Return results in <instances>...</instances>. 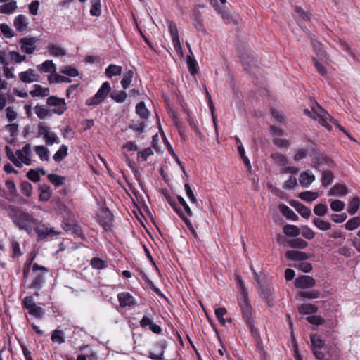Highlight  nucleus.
<instances>
[{
  "instance_id": "obj_1",
  "label": "nucleus",
  "mask_w": 360,
  "mask_h": 360,
  "mask_svg": "<svg viewBox=\"0 0 360 360\" xmlns=\"http://www.w3.org/2000/svg\"><path fill=\"white\" fill-rule=\"evenodd\" d=\"M237 287L239 289L240 295L238 304L241 309L242 316L247 325L249 326L252 335L257 336L259 333L255 326L253 317L254 310L248 301V292L245 284L240 276H236Z\"/></svg>"
},
{
  "instance_id": "obj_2",
  "label": "nucleus",
  "mask_w": 360,
  "mask_h": 360,
  "mask_svg": "<svg viewBox=\"0 0 360 360\" xmlns=\"http://www.w3.org/2000/svg\"><path fill=\"white\" fill-rule=\"evenodd\" d=\"M8 216L13 223L20 229L31 235L34 227L39 223V220L34 217L33 213L28 212L25 210L15 206L9 207Z\"/></svg>"
},
{
  "instance_id": "obj_3",
  "label": "nucleus",
  "mask_w": 360,
  "mask_h": 360,
  "mask_svg": "<svg viewBox=\"0 0 360 360\" xmlns=\"http://www.w3.org/2000/svg\"><path fill=\"white\" fill-rule=\"evenodd\" d=\"M304 112L306 115L311 117L312 119L317 120L319 124L326 127L328 131L332 129V126L330 123H333L336 125L342 132H344L351 140L355 141L352 138L348 132L340 126L335 119H333L323 108L319 105L316 104V106L313 107L311 110H305Z\"/></svg>"
},
{
  "instance_id": "obj_4",
  "label": "nucleus",
  "mask_w": 360,
  "mask_h": 360,
  "mask_svg": "<svg viewBox=\"0 0 360 360\" xmlns=\"http://www.w3.org/2000/svg\"><path fill=\"white\" fill-rule=\"evenodd\" d=\"M32 271L35 275L30 285V288L39 290L44 285L45 282V274L48 273L49 270L45 266L34 263L32 266Z\"/></svg>"
},
{
  "instance_id": "obj_5",
  "label": "nucleus",
  "mask_w": 360,
  "mask_h": 360,
  "mask_svg": "<svg viewBox=\"0 0 360 360\" xmlns=\"http://www.w3.org/2000/svg\"><path fill=\"white\" fill-rule=\"evenodd\" d=\"M111 91V86L108 82L103 83L94 96L86 100L85 104L87 106H96L101 103Z\"/></svg>"
},
{
  "instance_id": "obj_6",
  "label": "nucleus",
  "mask_w": 360,
  "mask_h": 360,
  "mask_svg": "<svg viewBox=\"0 0 360 360\" xmlns=\"http://www.w3.org/2000/svg\"><path fill=\"white\" fill-rule=\"evenodd\" d=\"M6 156L18 167H22L23 164L30 165L32 164L31 158H25L22 150H17L14 153L8 146L5 147Z\"/></svg>"
},
{
  "instance_id": "obj_7",
  "label": "nucleus",
  "mask_w": 360,
  "mask_h": 360,
  "mask_svg": "<svg viewBox=\"0 0 360 360\" xmlns=\"http://www.w3.org/2000/svg\"><path fill=\"white\" fill-rule=\"evenodd\" d=\"M38 133L44 139L46 145L52 146L54 143H59L60 139L53 131H51V127L45 122H40L38 125Z\"/></svg>"
},
{
  "instance_id": "obj_8",
  "label": "nucleus",
  "mask_w": 360,
  "mask_h": 360,
  "mask_svg": "<svg viewBox=\"0 0 360 360\" xmlns=\"http://www.w3.org/2000/svg\"><path fill=\"white\" fill-rule=\"evenodd\" d=\"M23 307L28 311V313L34 317L41 319L45 314V310L37 305L32 296H27L23 300Z\"/></svg>"
},
{
  "instance_id": "obj_9",
  "label": "nucleus",
  "mask_w": 360,
  "mask_h": 360,
  "mask_svg": "<svg viewBox=\"0 0 360 360\" xmlns=\"http://www.w3.org/2000/svg\"><path fill=\"white\" fill-rule=\"evenodd\" d=\"M99 224L107 231L110 229L113 224V214L108 207H103L97 216Z\"/></svg>"
},
{
  "instance_id": "obj_10",
  "label": "nucleus",
  "mask_w": 360,
  "mask_h": 360,
  "mask_svg": "<svg viewBox=\"0 0 360 360\" xmlns=\"http://www.w3.org/2000/svg\"><path fill=\"white\" fill-rule=\"evenodd\" d=\"M46 104L54 107L51 112L54 114L62 115L67 110V105L64 98H58L55 96H49L46 99Z\"/></svg>"
},
{
  "instance_id": "obj_11",
  "label": "nucleus",
  "mask_w": 360,
  "mask_h": 360,
  "mask_svg": "<svg viewBox=\"0 0 360 360\" xmlns=\"http://www.w3.org/2000/svg\"><path fill=\"white\" fill-rule=\"evenodd\" d=\"M239 58L244 67L248 72H251L252 68L256 66V60L252 56V53L249 50H244L239 53Z\"/></svg>"
},
{
  "instance_id": "obj_12",
  "label": "nucleus",
  "mask_w": 360,
  "mask_h": 360,
  "mask_svg": "<svg viewBox=\"0 0 360 360\" xmlns=\"http://www.w3.org/2000/svg\"><path fill=\"white\" fill-rule=\"evenodd\" d=\"M37 39L34 37H24L20 39L19 44L22 52L32 54L36 49Z\"/></svg>"
},
{
  "instance_id": "obj_13",
  "label": "nucleus",
  "mask_w": 360,
  "mask_h": 360,
  "mask_svg": "<svg viewBox=\"0 0 360 360\" xmlns=\"http://www.w3.org/2000/svg\"><path fill=\"white\" fill-rule=\"evenodd\" d=\"M310 40L311 45L313 46L314 51L316 53V59L317 60H321L324 63H328L329 60V57L326 52L323 49L322 44L314 39L313 37H310Z\"/></svg>"
},
{
  "instance_id": "obj_14",
  "label": "nucleus",
  "mask_w": 360,
  "mask_h": 360,
  "mask_svg": "<svg viewBox=\"0 0 360 360\" xmlns=\"http://www.w3.org/2000/svg\"><path fill=\"white\" fill-rule=\"evenodd\" d=\"M295 285L299 288H309L316 285V281L309 276H302L295 279Z\"/></svg>"
},
{
  "instance_id": "obj_15",
  "label": "nucleus",
  "mask_w": 360,
  "mask_h": 360,
  "mask_svg": "<svg viewBox=\"0 0 360 360\" xmlns=\"http://www.w3.org/2000/svg\"><path fill=\"white\" fill-rule=\"evenodd\" d=\"M120 305L122 307H132L136 304L135 299L129 292H120L117 295Z\"/></svg>"
},
{
  "instance_id": "obj_16",
  "label": "nucleus",
  "mask_w": 360,
  "mask_h": 360,
  "mask_svg": "<svg viewBox=\"0 0 360 360\" xmlns=\"http://www.w3.org/2000/svg\"><path fill=\"white\" fill-rule=\"evenodd\" d=\"M28 24L29 22L27 18L22 14L17 15L13 20V25L15 28L20 32L26 31L28 27Z\"/></svg>"
},
{
  "instance_id": "obj_17",
  "label": "nucleus",
  "mask_w": 360,
  "mask_h": 360,
  "mask_svg": "<svg viewBox=\"0 0 360 360\" xmlns=\"http://www.w3.org/2000/svg\"><path fill=\"white\" fill-rule=\"evenodd\" d=\"M167 201L170 205V206L175 210V212L179 214V216L182 219V220L185 222L187 227L192 232H194V229L193 228L191 221L189 219H188L187 217L184 215L181 210L177 207L176 202L173 199H172L170 197L167 198Z\"/></svg>"
},
{
  "instance_id": "obj_18",
  "label": "nucleus",
  "mask_w": 360,
  "mask_h": 360,
  "mask_svg": "<svg viewBox=\"0 0 360 360\" xmlns=\"http://www.w3.org/2000/svg\"><path fill=\"white\" fill-rule=\"evenodd\" d=\"M39 75L34 74L32 69H28L26 71L21 72L19 74V79L24 83H32L38 81Z\"/></svg>"
},
{
  "instance_id": "obj_19",
  "label": "nucleus",
  "mask_w": 360,
  "mask_h": 360,
  "mask_svg": "<svg viewBox=\"0 0 360 360\" xmlns=\"http://www.w3.org/2000/svg\"><path fill=\"white\" fill-rule=\"evenodd\" d=\"M34 230H35L39 239H44L50 235L56 234V232L52 229H49L44 224H39V222L34 227Z\"/></svg>"
},
{
  "instance_id": "obj_20",
  "label": "nucleus",
  "mask_w": 360,
  "mask_h": 360,
  "mask_svg": "<svg viewBox=\"0 0 360 360\" xmlns=\"http://www.w3.org/2000/svg\"><path fill=\"white\" fill-rule=\"evenodd\" d=\"M64 230L69 233H71L75 237H82L83 233L81 227L74 223H65L63 225Z\"/></svg>"
},
{
  "instance_id": "obj_21",
  "label": "nucleus",
  "mask_w": 360,
  "mask_h": 360,
  "mask_svg": "<svg viewBox=\"0 0 360 360\" xmlns=\"http://www.w3.org/2000/svg\"><path fill=\"white\" fill-rule=\"evenodd\" d=\"M285 257L287 259L293 261H300V262L303 260L308 259L309 256L306 252L297 251V250H288L285 252Z\"/></svg>"
},
{
  "instance_id": "obj_22",
  "label": "nucleus",
  "mask_w": 360,
  "mask_h": 360,
  "mask_svg": "<svg viewBox=\"0 0 360 360\" xmlns=\"http://www.w3.org/2000/svg\"><path fill=\"white\" fill-rule=\"evenodd\" d=\"M18 8L17 2L15 0L8 1L4 4L0 5V13L11 15Z\"/></svg>"
},
{
  "instance_id": "obj_23",
  "label": "nucleus",
  "mask_w": 360,
  "mask_h": 360,
  "mask_svg": "<svg viewBox=\"0 0 360 360\" xmlns=\"http://www.w3.org/2000/svg\"><path fill=\"white\" fill-rule=\"evenodd\" d=\"M290 205L294 207L296 211L304 218H309L311 215V210L298 201L293 200Z\"/></svg>"
},
{
  "instance_id": "obj_24",
  "label": "nucleus",
  "mask_w": 360,
  "mask_h": 360,
  "mask_svg": "<svg viewBox=\"0 0 360 360\" xmlns=\"http://www.w3.org/2000/svg\"><path fill=\"white\" fill-rule=\"evenodd\" d=\"M299 180L302 187L307 188L315 180V176L311 172L306 171L301 174Z\"/></svg>"
},
{
  "instance_id": "obj_25",
  "label": "nucleus",
  "mask_w": 360,
  "mask_h": 360,
  "mask_svg": "<svg viewBox=\"0 0 360 360\" xmlns=\"http://www.w3.org/2000/svg\"><path fill=\"white\" fill-rule=\"evenodd\" d=\"M37 70L41 72H49L53 75L56 72V66L52 60H47L37 65Z\"/></svg>"
},
{
  "instance_id": "obj_26",
  "label": "nucleus",
  "mask_w": 360,
  "mask_h": 360,
  "mask_svg": "<svg viewBox=\"0 0 360 360\" xmlns=\"http://www.w3.org/2000/svg\"><path fill=\"white\" fill-rule=\"evenodd\" d=\"M332 164V160L323 155L315 158L313 160V167L318 169H319L323 165L330 167Z\"/></svg>"
},
{
  "instance_id": "obj_27",
  "label": "nucleus",
  "mask_w": 360,
  "mask_h": 360,
  "mask_svg": "<svg viewBox=\"0 0 360 360\" xmlns=\"http://www.w3.org/2000/svg\"><path fill=\"white\" fill-rule=\"evenodd\" d=\"M32 97H46L50 94V90L47 87H43L39 84H34V89L30 92Z\"/></svg>"
},
{
  "instance_id": "obj_28",
  "label": "nucleus",
  "mask_w": 360,
  "mask_h": 360,
  "mask_svg": "<svg viewBox=\"0 0 360 360\" xmlns=\"http://www.w3.org/2000/svg\"><path fill=\"white\" fill-rule=\"evenodd\" d=\"M158 347L160 349L158 354L154 352H149L148 358L153 360H164V354L167 347L165 342H159L157 344Z\"/></svg>"
},
{
  "instance_id": "obj_29",
  "label": "nucleus",
  "mask_w": 360,
  "mask_h": 360,
  "mask_svg": "<svg viewBox=\"0 0 360 360\" xmlns=\"http://www.w3.org/2000/svg\"><path fill=\"white\" fill-rule=\"evenodd\" d=\"M39 200L41 201H48L52 195L51 187L47 184L40 185L39 187Z\"/></svg>"
},
{
  "instance_id": "obj_30",
  "label": "nucleus",
  "mask_w": 360,
  "mask_h": 360,
  "mask_svg": "<svg viewBox=\"0 0 360 360\" xmlns=\"http://www.w3.org/2000/svg\"><path fill=\"white\" fill-rule=\"evenodd\" d=\"M280 212L282 214L288 219L297 221L298 219L297 215L293 212L292 210L289 208L287 205L281 204L279 205Z\"/></svg>"
},
{
  "instance_id": "obj_31",
  "label": "nucleus",
  "mask_w": 360,
  "mask_h": 360,
  "mask_svg": "<svg viewBox=\"0 0 360 360\" xmlns=\"http://www.w3.org/2000/svg\"><path fill=\"white\" fill-rule=\"evenodd\" d=\"M68 155V148L67 146L63 144L60 146L59 149L53 155V158L55 162H60Z\"/></svg>"
},
{
  "instance_id": "obj_32",
  "label": "nucleus",
  "mask_w": 360,
  "mask_h": 360,
  "mask_svg": "<svg viewBox=\"0 0 360 360\" xmlns=\"http://www.w3.org/2000/svg\"><path fill=\"white\" fill-rule=\"evenodd\" d=\"M51 56L58 57L63 56L66 54L65 51L57 44H50L47 47Z\"/></svg>"
},
{
  "instance_id": "obj_33",
  "label": "nucleus",
  "mask_w": 360,
  "mask_h": 360,
  "mask_svg": "<svg viewBox=\"0 0 360 360\" xmlns=\"http://www.w3.org/2000/svg\"><path fill=\"white\" fill-rule=\"evenodd\" d=\"M348 193L347 188L344 184H337L330 191V195H345Z\"/></svg>"
},
{
  "instance_id": "obj_34",
  "label": "nucleus",
  "mask_w": 360,
  "mask_h": 360,
  "mask_svg": "<svg viewBox=\"0 0 360 360\" xmlns=\"http://www.w3.org/2000/svg\"><path fill=\"white\" fill-rule=\"evenodd\" d=\"M52 342L61 345L65 342V333L63 330L56 329L51 335Z\"/></svg>"
},
{
  "instance_id": "obj_35",
  "label": "nucleus",
  "mask_w": 360,
  "mask_h": 360,
  "mask_svg": "<svg viewBox=\"0 0 360 360\" xmlns=\"http://www.w3.org/2000/svg\"><path fill=\"white\" fill-rule=\"evenodd\" d=\"M34 110L37 116L41 120L51 116V111L44 105H37L34 107Z\"/></svg>"
},
{
  "instance_id": "obj_36",
  "label": "nucleus",
  "mask_w": 360,
  "mask_h": 360,
  "mask_svg": "<svg viewBox=\"0 0 360 360\" xmlns=\"http://www.w3.org/2000/svg\"><path fill=\"white\" fill-rule=\"evenodd\" d=\"M288 245L295 249H304L308 243L304 240L300 238H295L288 240Z\"/></svg>"
},
{
  "instance_id": "obj_37",
  "label": "nucleus",
  "mask_w": 360,
  "mask_h": 360,
  "mask_svg": "<svg viewBox=\"0 0 360 360\" xmlns=\"http://www.w3.org/2000/svg\"><path fill=\"white\" fill-rule=\"evenodd\" d=\"M313 223L321 231H328L332 227V224L329 221H325L319 217L314 218Z\"/></svg>"
},
{
  "instance_id": "obj_38",
  "label": "nucleus",
  "mask_w": 360,
  "mask_h": 360,
  "mask_svg": "<svg viewBox=\"0 0 360 360\" xmlns=\"http://www.w3.org/2000/svg\"><path fill=\"white\" fill-rule=\"evenodd\" d=\"M122 67L113 64H110L105 69V75L108 77L111 78L114 76L120 75L122 73Z\"/></svg>"
},
{
  "instance_id": "obj_39",
  "label": "nucleus",
  "mask_w": 360,
  "mask_h": 360,
  "mask_svg": "<svg viewBox=\"0 0 360 360\" xmlns=\"http://www.w3.org/2000/svg\"><path fill=\"white\" fill-rule=\"evenodd\" d=\"M49 83H70L71 79L65 76H62L56 73V72L48 77Z\"/></svg>"
},
{
  "instance_id": "obj_40",
  "label": "nucleus",
  "mask_w": 360,
  "mask_h": 360,
  "mask_svg": "<svg viewBox=\"0 0 360 360\" xmlns=\"http://www.w3.org/2000/svg\"><path fill=\"white\" fill-rule=\"evenodd\" d=\"M284 233L290 237H296L300 233V229L295 225L287 224L283 226Z\"/></svg>"
},
{
  "instance_id": "obj_41",
  "label": "nucleus",
  "mask_w": 360,
  "mask_h": 360,
  "mask_svg": "<svg viewBox=\"0 0 360 360\" xmlns=\"http://www.w3.org/2000/svg\"><path fill=\"white\" fill-rule=\"evenodd\" d=\"M47 178L56 187L62 186L65 183V177L59 176L56 174H50L47 176Z\"/></svg>"
},
{
  "instance_id": "obj_42",
  "label": "nucleus",
  "mask_w": 360,
  "mask_h": 360,
  "mask_svg": "<svg viewBox=\"0 0 360 360\" xmlns=\"http://www.w3.org/2000/svg\"><path fill=\"white\" fill-rule=\"evenodd\" d=\"M134 76V72L131 70H129L124 73L122 79L121 81V84L123 89H126L129 86Z\"/></svg>"
},
{
  "instance_id": "obj_43",
  "label": "nucleus",
  "mask_w": 360,
  "mask_h": 360,
  "mask_svg": "<svg viewBox=\"0 0 360 360\" xmlns=\"http://www.w3.org/2000/svg\"><path fill=\"white\" fill-rule=\"evenodd\" d=\"M299 312L303 314H310L316 313L318 311V307L312 304H304L299 307Z\"/></svg>"
},
{
  "instance_id": "obj_44",
  "label": "nucleus",
  "mask_w": 360,
  "mask_h": 360,
  "mask_svg": "<svg viewBox=\"0 0 360 360\" xmlns=\"http://www.w3.org/2000/svg\"><path fill=\"white\" fill-rule=\"evenodd\" d=\"M34 151L42 161H48L49 159V150L44 146H34Z\"/></svg>"
},
{
  "instance_id": "obj_45",
  "label": "nucleus",
  "mask_w": 360,
  "mask_h": 360,
  "mask_svg": "<svg viewBox=\"0 0 360 360\" xmlns=\"http://www.w3.org/2000/svg\"><path fill=\"white\" fill-rule=\"evenodd\" d=\"M360 206V198L355 197L352 198L348 205L347 212L349 214L354 215L356 213Z\"/></svg>"
},
{
  "instance_id": "obj_46",
  "label": "nucleus",
  "mask_w": 360,
  "mask_h": 360,
  "mask_svg": "<svg viewBox=\"0 0 360 360\" xmlns=\"http://www.w3.org/2000/svg\"><path fill=\"white\" fill-rule=\"evenodd\" d=\"M136 112L141 119H146L149 115V111L143 101L139 102L136 106Z\"/></svg>"
},
{
  "instance_id": "obj_47",
  "label": "nucleus",
  "mask_w": 360,
  "mask_h": 360,
  "mask_svg": "<svg viewBox=\"0 0 360 360\" xmlns=\"http://www.w3.org/2000/svg\"><path fill=\"white\" fill-rule=\"evenodd\" d=\"M8 57L11 62L20 63L26 60V56L22 55L18 51H11L8 53Z\"/></svg>"
},
{
  "instance_id": "obj_48",
  "label": "nucleus",
  "mask_w": 360,
  "mask_h": 360,
  "mask_svg": "<svg viewBox=\"0 0 360 360\" xmlns=\"http://www.w3.org/2000/svg\"><path fill=\"white\" fill-rule=\"evenodd\" d=\"M319 197L317 192L305 191L299 194V198L307 202H311Z\"/></svg>"
},
{
  "instance_id": "obj_49",
  "label": "nucleus",
  "mask_w": 360,
  "mask_h": 360,
  "mask_svg": "<svg viewBox=\"0 0 360 360\" xmlns=\"http://www.w3.org/2000/svg\"><path fill=\"white\" fill-rule=\"evenodd\" d=\"M360 226V217H355L350 219L345 224L347 230L352 231L357 229Z\"/></svg>"
},
{
  "instance_id": "obj_50",
  "label": "nucleus",
  "mask_w": 360,
  "mask_h": 360,
  "mask_svg": "<svg viewBox=\"0 0 360 360\" xmlns=\"http://www.w3.org/2000/svg\"><path fill=\"white\" fill-rule=\"evenodd\" d=\"M60 72L64 75L75 77L77 76L79 72L78 70L70 65H63L60 68Z\"/></svg>"
},
{
  "instance_id": "obj_51",
  "label": "nucleus",
  "mask_w": 360,
  "mask_h": 360,
  "mask_svg": "<svg viewBox=\"0 0 360 360\" xmlns=\"http://www.w3.org/2000/svg\"><path fill=\"white\" fill-rule=\"evenodd\" d=\"M299 295L302 298L316 299L320 296V292L317 290H311L308 291H300Z\"/></svg>"
},
{
  "instance_id": "obj_52",
  "label": "nucleus",
  "mask_w": 360,
  "mask_h": 360,
  "mask_svg": "<svg viewBox=\"0 0 360 360\" xmlns=\"http://www.w3.org/2000/svg\"><path fill=\"white\" fill-rule=\"evenodd\" d=\"M91 266L92 268L98 270L103 269L107 267L105 262L98 257H94L91 259Z\"/></svg>"
},
{
  "instance_id": "obj_53",
  "label": "nucleus",
  "mask_w": 360,
  "mask_h": 360,
  "mask_svg": "<svg viewBox=\"0 0 360 360\" xmlns=\"http://www.w3.org/2000/svg\"><path fill=\"white\" fill-rule=\"evenodd\" d=\"M333 180V175L330 171H323L322 173L321 182L324 186L330 185Z\"/></svg>"
},
{
  "instance_id": "obj_54",
  "label": "nucleus",
  "mask_w": 360,
  "mask_h": 360,
  "mask_svg": "<svg viewBox=\"0 0 360 360\" xmlns=\"http://www.w3.org/2000/svg\"><path fill=\"white\" fill-rule=\"evenodd\" d=\"M0 30L3 35L6 38H11L14 36L13 30L6 23L0 24Z\"/></svg>"
},
{
  "instance_id": "obj_55",
  "label": "nucleus",
  "mask_w": 360,
  "mask_h": 360,
  "mask_svg": "<svg viewBox=\"0 0 360 360\" xmlns=\"http://www.w3.org/2000/svg\"><path fill=\"white\" fill-rule=\"evenodd\" d=\"M191 18L193 21V25L196 28L201 27L202 26V20H200V12L198 10H193Z\"/></svg>"
},
{
  "instance_id": "obj_56",
  "label": "nucleus",
  "mask_w": 360,
  "mask_h": 360,
  "mask_svg": "<svg viewBox=\"0 0 360 360\" xmlns=\"http://www.w3.org/2000/svg\"><path fill=\"white\" fill-rule=\"evenodd\" d=\"M328 207L325 204H318L314 208V212L316 215L322 217L328 212Z\"/></svg>"
},
{
  "instance_id": "obj_57",
  "label": "nucleus",
  "mask_w": 360,
  "mask_h": 360,
  "mask_svg": "<svg viewBox=\"0 0 360 360\" xmlns=\"http://www.w3.org/2000/svg\"><path fill=\"white\" fill-rule=\"evenodd\" d=\"M127 94L125 91H121L117 93L112 92L110 97L117 103H122L127 98Z\"/></svg>"
},
{
  "instance_id": "obj_58",
  "label": "nucleus",
  "mask_w": 360,
  "mask_h": 360,
  "mask_svg": "<svg viewBox=\"0 0 360 360\" xmlns=\"http://www.w3.org/2000/svg\"><path fill=\"white\" fill-rule=\"evenodd\" d=\"M187 64L188 66L189 72L191 75H195L197 72V62L193 56H188Z\"/></svg>"
},
{
  "instance_id": "obj_59",
  "label": "nucleus",
  "mask_w": 360,
  "mask_h": 360,
  "mask_svg": "<svg viewBox=\"0 0 360 360\" xmlns=\"http://www.w3.org/2000/svg\"><path fill=\"white\" fill-rule=\"evenodd\" d=\"M101 6L100 4V0L95 1L91 8L90 13L93 16H99L101 14Z\"/></svg>"
},
{
  "instance_id": "obj_60",
  "label": "nucleus",
  "mask_w": 360,
  "mask_h": 360,
  "mask_svg": "<svg viewBox=\"0 0 360 360\" xmlns=\"http://www.w3.org/2000/svg\"><path fill=\"white\" fill-rule=\"evenodd\" d=\"M345 204L340 200H334L330 203V208L335 212H340L345 209Z\"/></svg>"
},
{
  "instance_id": "obj_61",
  "label": "nucleus",
  "mask_w": 360,
  "mask_h": 360,
  "mask_svg": "<svg viewBox=\"0 0 360 360\" xmlns=\"http://www.w3.org/2000/svg\"><path fill=\"white\" fill-rule=\"evenodd\" d=\"M6 117L9 122L15 120L18 117L17 112L14 110L13 107L8 106L5 109Z\"/></svg>"
},
{
  "instance_id": "obj_62",
  "label": "nucleus",
  "mask_w": 360,
  "mask_h": 360,
  "mask_svg": "<svg viewBox=\"0 0 360 360\" xmlns=\"http://www.w3.org/2000/svg\"><path fill=\"white\" fill-rule=\"evenodd\" d=\"M6 131H8L11 136L14 138L18 135V124L15 123H11L4 127Z\"/></svg>"
},
{
  "instance_id": "obj_63",
  "label": "nucleus",
  "mask_w": 360,
  "mask_h": 360,
  "mask_svg": "<svg viewBox=\"0 0 360 360\" xmlns=\"http://www.w3.org/2000/svg\"><path fill=\"white\" fill-rule=\"evenodd\" d=\"M307 320L311 324L322 325L325 323V320L321 316L312 315L307 317Z\"/></svg>"
},
{
  "instance_id": "obj_64",
  "label": "nucleus",
  "mask_w": 360,
  "mask_h": 360,
  "mask_svg": "<svg viewBox=\"0 0 360 360\" xmlns=\"http://www.w3.org/2000/svg\"><path fill=\"white\" fill-rule=\"evenodd\" d=\"M32 186L27 181H24L21 184V192L26 195L30 197L32 194Z\"/></svg>"
}]
</instances>
